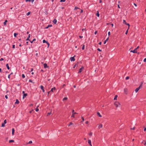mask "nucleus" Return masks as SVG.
Here are the masks:
<instances>
[{
	"mask_svg": "<svg viewBox=\"0 0 146 146\" xmlns=\"http://www.w3.org/2000/svg\"><path fill=\"white\" fill-rule=\"evenodd\" d=\"M35 111H39V109L37 108H36L35 109Z\"/></svg>",
	"mask_w": 146,
	"mask_h": 146,
	"instance_id": "4c0bfd02",
	"label": "nucleus"
},
{
	"mask_svg": "<svg viewBox=\"0 0 146 146\" xmlns=\"http://www.w3.org/2000/svg\"><path fill=\"white\" fill-rule=\"evenodd\" d=\"M66 0H60V2H64Z\"/></svg>",
	"mask_w": 146,
	"mask_h": 146,
	"instance_id": "37998d69",
	"label": "nucleus"
},
{
	"mask_svg": "<svg viewBox=\"0 0 146 146\" xmlns=\"http://www.w3.org/2000/svg\"><path fill=\"white\" fill-rule=\"evenodd\" d=\"M118 96L117 95H116L115 96V98H114V100H116L117 99V97Z\"/></svg>",
	"mask_w": 146,
	"mask_h": 146,
	"instance_id": "aec40b11",
	"label": "nucleus"
},
{
	"mask_svg": "<svg viewBox=\"0 0 146 146\" xmlns=\"http://www.w3.org/2000/svg\"><path fill=\"white\" fill-rule=\"evenodd\" d=\"M30 12H29L27 13V16H28L29 15H30Z\"/></svg>",
	"mask_w": 146,
	"mask_h": 146,
	"instance_id": "c03bdc74",
	"label": "nucleus"
},
{
	"mask_svg": "<svg viewBox=\"0 0 146 146\" xmlns=\"http://www.w3.org/2000/svg\"><path fill=\"white\" fill-rule=\"evenodd\" d=\"M114 105L115 106V107L116 108H117L118 106H119L120 105V104L119 102H115L114 104Z\"/></svg>",
	"mask_w": 146,
	"mask_h": 146,
	"instance_id": "f257e3e1",
	"label": "nucleus"
},
{
	"mask_svg": "<svg viewBox=\"0 0 146 146\" xmlns=\"http://www.w3.org/2000/svg\"><path fill=\"white\" fill-rule=\"evenodd\" d=\"M55 89H56L54 87V88H51V90H50V91L51 92H53V90H55Z\"/></svg>",
	"mask_w": 146,
	"mask_h": 146,
	"instance_id": "f8f14e48",
	"label": "nucleus"
},
{
	"mask_svg": "<svg viewBox=\"0 0 146 146\" xmlns=\"http://www.w3.org/2000/svg\"><path fill=\"white\" fill-rule=\"evenodd\" d=\"M84 69V68L83 67H82V68H80L79 70L78 73H80L81 72L82 70L83 69Z\"/></svg>",
	"mask_w": 146,
	"mask_h": 146,
	"instance_id": "20e7f679",
	"label": "nucleus"
},
{
	"mask_svg": "<svg viewBox=\"0 0 146 146\" xmlns=\"http://www.w3.org/2000/svg\"><path fill=\"white\" fill-rule=\"evenodd\" d=\"M109 39V37H108L105 40V41L104 42V44H105L106 43V42Z\"/></svg>",
	"mask_w": 146,
	"mask_h": 146,
	"instance_id": "412c9836",
	"label": "nucleus"
},
{
	"mask_svg": "<svg viewBox=\"0 0 146 146\" xmlns=\"http://www.w3.org/2000/svg\"><path fill=\"white\" fill-rule=\"evenodd\" d=\"M97 31H96L95 33H94V34H95V35H96V34H97Z\"/></svg>",
	"mask_w": 146,
	"mask_h": 146,
	"instance_id": "69168bd1",
	"label": "nucleus"
},
{
	"mask_svg": "<svg viewBox=\"0 0 146 146\" xmlns=\"http://www.w3.org/2000/svg\"><path fill=\"white\" fill-rule=\"evenodd\" d=\"M139 47V46H138L136 48H135V49H136V50H137V49H138Z\"/></svg>",
	"mask_w": 146,
	"mask_h": 146,
	"instance_id": "052dcab7",
	"label": "nucleus"
},
{
	"mask_svg": "<svg viewBox=\"0 0 146 146\" xmlns=\"http://www.w3.org/2000/svg\"><path fill=\"white\" fill-rule=\"evenodd\" d=\"M102 125L101 124H100L98 126V128L100 129L101 128H102Z\"/></svg>",
	"mask_w": 146,
	"mask_h": 146,
	"instance_id": "1a4fd4ad",
	"label": "nucleus"
},
{
	"mask_svg": "<svg viewBox=\"0 0 146 146\" xmlns=\"http://www.w3.org/2000/svg\"><path fill=\"white\" fill-rule=\"evenodd\" d=\"M73 124L72 122H70V124L68 125V126H70L71 125H73Z\"/></svg>",
	"mask_w": 146,
	"mask_h": 146,
	"instance_id": "c756f323",
	"label": "nucleus"
},
{
	"mask_svg": "<svg viewBox=\"0 0 146 146\" xmlns=\"http://www.w3.org/2000/svg\"><path fill=\"white\" fill-rule=\"evenodd\" d=\"M6 67L9 70V64H7L6 65Z\"/></svg>",
	"mask_w": 146,
	"mask_h": 146,
	"instance_id": "a211bd4d",
	"label": "nucleus"
},
{
	"mask_svg": "<svg viewBox=\"0 0 146 146\" xmlns=\"http://www.w3.org/2000/svg\"><path fill=\"white\" fill-rule=\"evenodd\" d=\"M15 130L14 128L12 129V135H13L14 134Z\"/></svg>",
	"mask_w": 146,
	"mask_h": 146,
	"instance_id": "ddd939ff",
	"label": "nucleus"
},
{
	"mask_svg": "<svg viewBox=\"0 0 146 146\" xmlns=\"http://www.w3.org/2000/svg\"><path fill=\"white\" fill-rule=\"evenodd\" d=\"M143 85V82H141V84L139 86L138 88H139L140 89L141 88L142 86Z\"/></svg>",
	"mask_w": 146,
	"mask_h": 146,
	"instance_id": "6ab92c4d",
	"label": "nucleus"
},
{
	"mask_svg": "<svg viewBox=\"0 0 146 146\" xmlns=\"http://www.w3.org/2000/svg\"><path fill=\"white\" fill-rule=\"evenodd\" d=\"M83 12V10L82 9L81 10L80 13H82Z\"/></svg>",
	"mask_w": 146,
	"mask_h": 146,
	"instance_id": "6e6d98bb",
	"label": "nucleus"
},
{
	"mask_svg": "<svg viewBox=\"0 0 146 146\" xmlns=\"http://www.w3.org/2000/svg\"><path fill=\"white\" fill-rule=\"evenodd\" d=\"M40 88L41 89H42V92H44V87L43 86L41 85L40 86Z\"/></svg>",
	"mask_w": 146,
	"mask_h": 146,
	"instance_id": "0eeeda50",
	"label": "nucleus"
},
{
	"mask_svg": "<svg viewBox=\"0 0 146 146\" xmlns=\"http://www.w3.org/2000/svg\"><path fill=\"white\" fill-rule=\"evenodd\" d=\"M88 144L89 145H90V146H92V145L91 144V141L90 140H88Z\"/></svg>",
	"mask_w": 146,
	"mask_h": 146,
	"instance_id": "6e6552de",
	"label": "nucleus"
},
{
	"mask_svg": "<svg viewBox=\"0 0 146 146\" xmlns=\"http://www.w3.org/2000/svg\"><path fill=\"white\" fill-rule=\"evenodd\" d=\"M123 23L125 24V25H126L127 24V23L125 21V20H123Z\"/></svg>",
	"mask_w": 146,
	"mask_h": 146,
	"instance_id": "393cba45",
	"label": "nucleus"
},
{
	"mask_svg": "<svg viewBox=\"0 0 146 146\" xmlns=\"http://www.w3.org/2000/svg\"><path fill=\"white\" fill-rule=\"evenodd\" d=\"M26 2H27L28 1L30 2L31 1V0H26Z\"/></svg>",
	"mask_w": 146,
	"mask_h": 146,
	"instance_id": "de8ad7c7",
	"label": "nucleus"
},
{
	"mask_svg": "<svg viewBox=\"0 0 146 146\" xmlns=\"http://www.w3.org/2000/svg\"><path fill=\"white\" fill-rule=\"evenodd\" d=\"M70 60L71 61H73L75 60V59L74 57H72L70 58Z\"/></svg>",
	"mask_w": 146,
	"mask_h": 146,
	"instance_id": "39448f33",
	"label": "nucleus"
},
{
	"mask_svg": "<svg viewBox=\"0 0 146 146\" xmlns=\"http://www.w3.org/2000/svg\"><path fill=\"white\" fill-rule=\"evenodd\" d=\"M108 35H109V36H110V31H109V32H108Z\"/></svg>",
	"mask_w": 146,
	"mask_h": 146,
	"instance_id": "3c124183",
	"label": "nucleus"
},
{
	"mask_svg": "<svg viewBox=\"0 0 146 146\" xmlns=\"http://www.w3.org/2000/svg\"><path fill=\"white\" fill-rule=\"evenodd\" d=\"M127 25L128 26V27H130V25H129V23H127V24L126 25Z\"/></svg>",
	"mask_w": 146,
	"mask_h": 146,
	"instance_id": "13d9d810",
	"label": "nucleus"
},
{
	"mask_svg": "<svg viewBox=\"0 0 146 146\" xmlns=\"http://www.w3.org/2000/svg\"><path fill=\"white\" fill-rule=\"evenodd\" d=\"M89 135L90 136H92V133L91 132H90L89 134Z\"/></svg>",
	"mask_w": 146,
	"mask_h": 146,
	"instance_id": "72a5a7b5",
	"label": "nucleus"
},
{
	"mask_svg": "<svg viewBox=\"0 0 146 146\" xmlns=\"http://www.w3.org/2000/svg\"><path fill=\"white\" fill-rule=\"evenodd\" d=\"M5 98L6 99H7L8 98V96L7 95H5Z\"/></svg>",
	"mask_w": 146,
	"mask_h": 146,
	"instance_id": "603ef678",
	"label": "nucleus"
},
{
	"mask_svg": "<svg viewBox=\"0 0 146 146\" xmlns=\"http://www.w3.org/2000/svg\"><path fill=\"white\" fill-rule=\"evenodd\" d=\"M97 50H98V51H100V52H101V51H102V50H101L100 49H99V48H98V49H97Z\"/></svg>",
	"mask_w": 146,
	"mask_h": 146,
	"instance_id": "49530a36",
	"label": "nucleus"
},
{
	"mask_svg": "<svg viewBox=\"0 0 146 146\" xmlns=\"http://www.w3.org/2000/svg\"><path fill=\"white\" fill-rule=\"evenodd\" d=\"M7 22V21L6 20L4 22V25H6V23Z\"/></svg>",
	"mask_w": 146,
	"mask_h": 146,
	"instance_id": "a878e982",
	"label": "nucleus"
},
{
	"mask_svg": "<svg viewBox=\"0 0 146 146\" xmlns=\"http://www.w3.org/2000/svg\"><path fill=\"white\" fill-rule=\"evenodd\" d=\"M52 114V112L51 111L50 112H49V113H47V116H48L50 115L51 114Z\"/></svg>",
	"mask_w": 146,
	"mask_h": 146,
	"instance_id": "cd10ccee",
	"label": "nucleus"
},
{
	"mask_svg": "<svg viewBox=\"0 0 146 146\" xmlns=\"http://www.w3.org/2000/svg\"><path fill=\"white\" fill-rule=\"evenodd\" d=\"M19 102L18 99H16L15 103L16 104H19Z\"/></svg>",
	"mask_w": 146,
	"mask_h": 146,
	"instance_id": "dca6fc26",
	"label": "nucleus"
},
{
	"mask_svg": "<svg viewBox=\"0 0 146 146\" xmlns=\"http://www.w3.org/2000/svg\"><path fill=\"white\" fill-rule=\"evenodd\" d=\"M76 66V64L74 66V67H73V68H74Z\"/></svg>",
	"mask_w": 146,
	"mask_h": 146,
	"instance_id": "bf43d9fd",
	"label": "nucleus"
},
{
	"mask_svg": "<svg viewBox=\"0 0 146 146\" xmlns=\"http://www.w3.org/2000/svg\"><path fill=\"white\" fill-rule=\"evenodd\" d=\"M82 121H84V118H83V117H82Z\"/></svg>",
	"mask_w": 146,
	"mask_h": 146,
	"instance_id": "8fccbe9b",
	"label": "nucleus"
},
{
	"mask_svg": "<svg viewBox=\"0 0 146 146\" xmlns=\"http://www.w3.org/2000/svg\"><path fill=\"white\" fill-rule=\"evenodd\" d=\"M140 88H137L136 89H135V91L136 93L139 90Z\"/></svg>",
	"mask_w": 146,
	"mask_h": 146,
	"instance_id": "9b49d317",
	"label": "nucleus"
},
{
	"mask_svg": "<svg viewBox=\"0 0 146 146\" xmlns=\"http://www.w3.org/2000/svg\"><path fill=\"white\" fill-rule=\"evenodd\" d=\"M3 60V59L2 58H1L0 60L1 61H2V60Z\"/></svg>",
	"mask_w": 146,
	"mask_h": 146,
	"instance_id": "4d7b16f0",
	"label": "nucleus"
},
{
	"mask_svg": "<svg viewBox=\"0 0 146 146\" xmlns=\"http://www.w3.org/2000/svg\"><path fill=\"white\" fill-rule=\"evenodd\" d=\"M128 31V29H127V30L126 31L125 33V34L126 35H127V34Z\"/></svg>",
	"mask_w": 146,
	"mask_h": 146,
	"instance_id": "79ce46f5",
	"label": "nucleus"
},
{
	"mask_svg": "<svg viewBox=\"0 0 146 146\" xmlns=\"http://www.w3.org/2000/svg\"><path fill=\"white\" fill-rule=\"evenodd\" d=\"M30 37V34H29L27 38V39L26 40H29V38Z\"/></svg>",
	"mask_w": 146,
	"mask_h": 146,
	"instance_id": "f3484780",
	"label": "nucleus"
},
{
	"mask_svg": "<svg viewBox=\"0 0 146 146\" xmlns=\"http://www.w3.org/2000/svg\"><path fill=\"white\" fill-rule=\"evenodd\" d=\"M10 74H9L8 76V78L9 79H10Z\"/></svg>",
	"mask_w": 146,
	"mask_h": 146,
	"instance_id": "680f3d73",
	"label": "nucleus"
},
{
	"mask_svg": "<svg viewBox=\"0 0 146 146\" xmlns=\"http://www.w3.org/2000/svg\"><path fill=\"white\" fill-rule=\"evenodd\" d=\"M36 39L35 38L32 41H30L31 43H32L35 40H36Z\"/></svg>",
	"mask_w": 146,
	"mask_h": 146,
	"instance_id": "7c9ffc66",
	"label": "nucleus"
},
{
	"mask_svg": "<svg viewBox=\"0 0 146 146\" xmlns=\"http://www.w3.org/2000/svg\"><path fill=\"white\" fill-rule=\"evenodd\" d=\"M129 76H127L126 78L125 79L126 80H127L128 79H129Z\"/></svg>",
	"mask_w": 146,
	"mask_h": 146,
	"instance_id": "ea45409f",
	"label": "nucleus"
},
{
	"mask_svg": "<svg viewBox=\"0 0 146 146\" xmlns=\"http://www.w3.org/2000/svg\"><path fill=\"white\" fill-rule=\"evenodd\" d=\"M72 114L71 116V117H75L74 115L75 114H77V113L76 112H74V110H72Z\"/></svg>",
	"mask_w": 146,
	"mask_h": 146,
	"instance_id": "f03ea898",
	"label": "nucleus"
},
{
	"mask_svg": "<svg viewBox=\"0 0 146 146\" xmlns=\"http://www.w3.org/2000/svg\"><path fill=\"white\" fill-rule=\"evenodd\" d=\"M46 43L48 45V47L49 46V44L48 42H47Z\"/></svg>",
	"mask_w": 146,
	"mask_h": 146,
	"instance_id": "864d4df0",
	"label": "nucleus"
},
{
	"mask_svg": "<svg viewBox=\"0 0 146 146\" xmlns=\"http://www.w3.org/2000/svg\"><path fill=\"white\" fill-rule=\"evenodd\" d=\"M48 66L46 63H45L44 64V68H48Z\"/></svg>",
	"mask_w": 146,
	"mask_h": 146,
	"instance_id": "423d86ee",
	"label": "nucleus"
},
{
	"mask_svg": "<svg viewBox=\"0 0 146 146\" xmlns=\"http://www.w3.org/2000/svg\"><path fill=\"white\" fill-rule=\"evenodd\" d=\"M5 124L4 123H3L2 124L1 127H4L5 126Z\"/></svg>",
	"mask_w": 146,
	"mask_h": 146,
	"instance_id": "c85d7f7f",
	"label": "nucleus"
},
{
	"mask_svg": "<svg viewBox=\"0 0 146 146\" xmlns=\"http://www.w3.org/2000/svg\"><path fill=\"white\" fill-rule=\"evenodd\" d=\"M130 52H132L133 53H137V50H136V49H135L134 50H131L130 51Z\"/></svg>",
	"mask_w": 146,
	"mask_h": 146,
	"instance_id": "7ed1b4c3",
	"label": "nucleus"
},
{
	"mask_svg": "<svg viewBox=\"0 0 146 146\" xmlns=\"http://www.w3.org/2000/svg\"><path fill=\"white\" fill-rule=\"evenodd\" d=\"M57 20L56 19H54L53 21V23L55 24L57 23Z\"/></svg>",
	"mask_w": 146,
	"mask_h": 146,
	"instance_id": "9d476101",
	"label": "nucleus"
},
{
	"mask_svg": "<svg viewBox=\"0 0 146 146\" xmlns=\"http://www.w3.org/2000/svg\"><path fill=\"white\" fill-rule=\"evenodd\" d=\"M80 9V8L78 7H75L74 8V10H76L77 9Z\"/></svg>",
	"mask_w": 146,
	"mask_h": 146,
	"instance_id": "bb28decb",
	"label": "nucleus"
},
{
	"mask_svg": "<svg viewBox=\"0 0 146 146\" xmlns=\"http://www.w3.org/2000/svg\"><path fill=\"white\" fill-rule=\"evenodd\" d=\"M111 27H113V24H112V23L111 24Z\"/></svg>",
	"mask_w": 146,
	"mask_h": 146,
	"instance_id": "e2e57ef3",
	"label": "nucleus"
},
{
	"mask_svg": "<svg viewBox=\"0 0 146 146\" xmlns=\"http://www.w3.org/2000/svg\"><path fill=\"white\" fill-rule=\"evenodd\" d=\"M143 61L144 62H146V58H145L144 59V60H143Z\"/></svg>",
	"mask_w": 146,
	"mask_h": 146,
	"instance_id": "5fc2aeb1",
	"label": "nucleus"
},
{
	"mask_svg": "<svg viewBox=\"0 0 146 146\" xmlns=\"http://www.w3.org/2000/svg\"><path fill=\"white\" fill-rule=\"evenodd\" d=\"M89 122L88 121H87L86 122V123L87 124H88V123Z\"/></svg>",
	"mask_w": 146,
	"mask_h": 146,
	"instance_id": "338daca9",
	"label": "nucleus"
},
{
	"mask_svg": "<svg viewBox=\"0 0 146 146\" xmlns=\"http://www.w3.org/2000/svg\"><path fill=\"white\" fill-rule=\"evenodd\" d=\"M146 130V128H144V131H145Z\"/></svg>",
	"mask_w": 146,
	"mask_h": 146,
	"instance_id": "774afa93",
	"label": "nucleus"
},
{
	"mask_svg": "<svg viewBox=\"0 0 146 146\" xmlns=\"http://www.w3.org/2000/svg\"><path fill=\"white\" fill-rule=\"evenodd\" d=\"M22 77L23 78H24L25 77V76L24 74H22Z\"/></svg>",
	"mask_w": 146,
	"mask_h": 146,
	"instance_id": "58836bf2",
	"label": "nucleus"
},
{
	"mask_svg": "<svg viewBox=\"0 0 146 146\" xmlns=\"http://www.w3.org/2000/svg\"><path fill=\"white\" fill-rule=\"evenodd\" d=\"M52 27V25H49L46 28L48 29L49 27Z\"/></svg>",
	"mask_w": 146,
	"mask_h": 146,
	"instance_id": "473e14b6",
	"label": "nucleus"
},
{
	"mask_svg": "<svg viewBox=\"0 0 146 146\" xmlns=\"http://www.w3.org/2000/svg\"><path fill=\"white\" fill-rule=\"evenodd\" d=\"M85 48V45H83L82 48V49L83 50H84V49Z\"/></svg>",
	"mask_w": 146,
	"mask_h": 146,
	"instance_id": "c9c22d12",
	"label": "nucleus"
},
{
	"mask_svg": "<svg viewBox=\"0 0 146 146\" xmlns=\"http://www.w3.org/2000/svg\"><path fill=\"white\" fill-rule=\"evenodd\" d=\"M47 42L45 40H43V43H47Z\"/></svg>",
	"mask_w": 146,
	"mask_h": 146,
	"instance_id": "e433bc0d",
	"label": "nucleus"
},
{
	"mask_svg": "<svg viewBox=\"0 0 146 146\" xmlns=\"http://www.w3.org/2000/svg\"><path fill=\"white\" fill-rule=\"evenodd\" d=\"M18 34L17 33H14V36L15 37H16L17 35H18Z\"/></svg>",
	"mask_w": 146,
	"mask_h": 146,
	"instance_id": "2f4dec72",
	"label": "nucleus"
},
{
	"mask_svg": "<svg viewBox=\"0 0 146 146\" xmlns=\"http://www.w3.org/2000/svg\"><path fill=\"white\" fill-rule=\"evenodd\" d=\"M142 143H143L144 145H146V142H145V141H143V142H142Z\"/></svg>",
	"mask_w": 146,
	"mask_h": 146,
	"instance_id": "f704fd0d",
	"label": "nucleus"
},
{
	"mask_svg": "<svg viewBox=\"0 0 146 146\" xmlns=\"http://www.w3.org/2000/svg\"><path fill=\"white\" fill-rule=\"evenodd\" d=\"M12 48H15V45H13Z\"/></svg>",
	"mask_w": 146,
	"mask_h": 146,
	"instance_id": "09e8293b",
	"label": "nucleus"
},
{
	"mask_svg": "<svg viewBox=\"0 0 146 146\" xmlns=\"http://www.w3.org/2000/svg\"><path fill=\"white\" fill-rule=\"evenodd\" d=\"M97 115H98L99 116V117H102V116L100 115V113L99 112H98L97 113Z\"/></svg>",
	"mask_w": 146,
	"mask_h": 146,
	"instance_id": "4468645a",
	"label": "nucleus"
},
{
	"mask_svg": "<svg viewBox=\"0 0 146 146\" xmlns=\"http://www.w3.org/2000/svg\"><path fill=\"white\" fill-rule=\"evenodd\" d=\"M6 123H7V121H6V120L5 119V120H4V123L5 124Z\"/></svg>",
	"mask_w": 146,
	"mask_h": 146,
	"instance_id": "a19ab883",
	"label": "nucleus"
},
{
	"mask_svg": "<svg viewBox=\"0 0 146 146\" xmlns=\"http://www.w3.org/2000/svg\"><path fill=\"white\" fill-rule=\"evenodd\" d=\"M27 95V94H24L23 95V98H24L25 97H26Z\"/></svg>",
	"mask_w": 146,
	"mask_h": 146,
	"instance_id": "2eb2a0df",
	"label": "nucleus"
},
{
	"mask_svg": "<svg viewBox=\"0 0 146 146\" xmlns=\"http://www.w3.org/2000/svg\"><path fill=\"white\" fill-rule=\"evenodd\" d=\"M96 15L98 17H99V16L100 15L99 13V12H98V11H97V13L96 14Z\"/></svg>",
	"mask_w": 146,
	"mask_h": 146,
	"instance_id": "4be33fe9",
	"label": "nucleus"
},
{
	"mask_svg": "<svg viewBox=\"0 0 146 146\" xmlns=\"http://www.w3.org/2000/svg\"><path fill=\"white\" fill-rule=\"evenodd\" d=\"M14 141V140H11L9 141V143H11V142H13Z\"/></svg>",
	"mask_w": 146,
	"mask_h": 146,
	"instance_id": "5701e85b",
	"label": "nucleus"
},
{
	"mask_svg": "<svg viewBox=\"0 0 146 146\" xmlns=\"http://www.w3.org/2000/svg\"><path fill=\"white\" fill-rule=\"evenodd\" d=\"M67 99H68V98L67 97H65V98H64L63 99V100L64 101L65 100H67Z\"/></svg>",
	"mask_w": 146,
	"mask_h": 146,
	"instance_id": "b1692460",
	"label": "nucleus"
},
{
	"mask_svg": "<svg viewBox=\"0 0 146 146\" xmlns=\"http://www.w3.org/2000/svg\"><path fill=\"white\" fill-rule=\"evenodd\" d=\"M32 143V141H30L29 142V144H31V143Z\"/></svg>",
	"mask_w": 146,
	"mask_h": 146,
	"instance_id": "a18cd8bd",
	"label": "nucleus"
},
{
	"mask_svg": "<svg viewBox=\"0 0 146 146\" xmlns=\"http://www.w3.org/2000/svg\"><path fill=\"white\" fill-rule=\"evenodd\" d=\"M135 129V127H133V128H131V129H133V130H134Z\"/></svg>",
	"mask_w": 146,
	"mask_h": 146,
	"instance_id": "0e129e2a",
	"label": "nucleus"
}]
</instances>
